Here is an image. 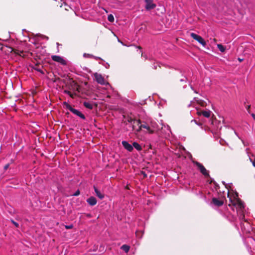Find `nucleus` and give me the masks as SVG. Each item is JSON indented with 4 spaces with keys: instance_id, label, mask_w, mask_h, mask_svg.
<instances>
[{
    "instance_id": "obj_1",
    "label": "nucleus",
    "mask_w": 255,
    "mask_h": 255,
    "mask_svg": "<svg viewBox=\"0 0 255 255\" xmlns=\"http://www.w3.org/2000/svg\"><path fill=\"white\" fill-rule=\"evenodd\" d=\"M63 105L65 106V108L66 109L69 110L71 112H72L74 115L79 117L83 120H85V116L79 111L73 108L70 104H69L66 102H64L63 103Z\"/></svg>"
},
{
    "instance_id": "obj_2",
    "label": "nucleus",
    "mask_w": 255,
    "mask_h": 255,
    "mask_svg": "<svg viewBox=\"0 0 255 255\" xmlns=\"http://www.w3.org/2000/svg\"><path fill=\"white\" fill-rule=\"evenodd\" d=\"M194 164L197 166L198 169L200 170V172L206 177H209V174L208 171L206 170L205 167L198 161L194 162Z\"/></svg>"
},
{
    "instance_id": "obj_3",
    "label": "nucleus",
    "mask_w": 255,
    "mask_h": 255,
    "mask_svg": "<svg viewBox=\"0 0 255 255\" xmlns=\"http://www.w3.org/2000/svg\"><path fill=\"white\" fill-rule=\"evenodd\" d=\"M190 35L192 38H193L195 40H197L199 43H200L203 46H205V45H206V43L205 41L200 35H198L194 33H191L190 34Z\"/></svg>"
},
{
    "instance_id": "obj_4",
    "label": "nucleus",
    "mask_w": 255,
    "mask_h": 255,
    "mask_svg": "<svg viewBox=\"0 0 255 255\" xmlns=\"http://www.w3.org/2000/svg\"><path fill=\"white\" fill-rule=\"evenodd\" d=\"M51 59L54 61L58 62L63 65H66V61L63 59V57L58 55H53L51 56Z\"/></svg>"
},
{
    "instance_id": "obj_5",
    "label": "nucleus",
    "mask_w": 255,
    "mask_h": 255,
    "mask_svg": "<svg viewBox=\"0 0 255 255\" xmlns=\"http://www.w3.org/2000/svg\"><path fill=\"white\" fill-rule=\"evenodd\" d=\"M145 2V8L147 10L154 9L156 7V4L153 2V0H144Z\"/></svg>"
},
{
    "instance_id": "obj_6",
    "label": "nucleus",
    "mask_w": 255,
    "mask_h": 255,
    "mask_svg": "<svg viewBox=\"0 0 255 255\" xmlns=\"http://www.w3.org/2000/svg\"><path fill=\"white\" fill-rule=\"evenodd\" d=\"M94 78L96 81L99 84L101 85H105L106 84V82L105 81L104 77L99 74L95 73L94 74Z\"/></svg>"
},
{
    "instance_id": "obj_7",
    "label": "nucleus",
    "mask_w": 255,
    "mask_h": 255,
    "mask_svg": "<svg viewBox=\"0 0 255 255\" xmlns=\"http://www.w3.org/2000/svg\"><path fill=\"white\" fill-rule=\"evenodd\" d=\"M122 144L124 147L129 152H131L133 150V146L129 144L127 141H123Z\"/></svg>"
},
{
    "instance_id": "obj_8",
    "label": "nucleus",
    "mask_w": 255,
    "mask_h": 255,
    "mask_svg": "<svg viewBox=\"0 0 255 255\" xmlns=\"http://www.w3.org/2000/svg\"><path fill=\"white\" fill-rule=\"evenodd\" d=\"M212 203L217 207H221L224 204V202L222 200H219L216 198H213L212 199Z\"/></svg>"
},
{
    "instance_id": "obj_9",
    "label": "nucleus",
    "mask_w": 255,
    "mask_h": 255,
    "mask_svg": "<svg viewBox=\"0 0 255 255\" xmlns=\"http://www.w3.org/2000/svg\"><path fill=\"white\" fill-rule=\"evenodd\" d=\"M87 202L90 206H92L95 205L97 203L96 198L93 196H91L88 198L87 199Z\"/></svg>"
},
{
    "instance_id": "obj_10",
    "label": "nucleus",
    "mask_w": 255,
    "mask_h": 255,
    "mask_svg": "<svg viewBox=\"0 0 255 255\" xmlns=\"http://www.w3.org/2000/svg\"><path fill=\"white\" fill-rule=\"evenodd\" d=\"M94 189L96 196L100 199H103L104 198V194L101 193L96 187L94 186Z\"/></svg>"
},
{
    "instance_id": "obj_11",
    "label": "nucleus",
    "mask_w": 255,
    "mask_h": 255,
    "mask_svg": "<svg viewBox=\"0 0 255 255\" xmlns=\"http://www.w3.org/2000/svg\"><path fill=\"white\" fill-rule=\"evenodd\" d=\"M197 113L198 115L199 116L202 115L204 117L206 118H209L210 117L211 112L210 111H202L201 112H198Z\"/></svg>"
},
{
    "instance_id": "obj_12",
    "label": "nucleus",
    "mask_w": 255,
    "mask_h": 255,
    "mask_svg": "<svg viewBox=\"0 0 255 255\" xmlns=\"http://www.w3.org/2000/svg\"><path fill=\"white\" fill-rule=\"evenodd\" d=\"M231 202L234 205L237 204L240 208H243L244 207V204L240 199H238L236 201V203H233L232 199L230 198Z\"/></svg>"
},
{
    "instance_id": "obj_13",
    "label": "nucleus",
    "mask_w": 255,
    "mask_h": 255,
    "mask_svg": "<svg viewBox=\"0 0 255 255\" xmlns=\"http://www.w3.org/2000/svg\"><path fill=\"white\" fill-rule=\"evenodd\" d=\"M140 127H142L143 128L146 129L148 130V132L150 134L154 133V130L151 129L146 124L140 125Z\"/></svg>"
},
{
    "instance_id": "obj_14",
    "label": "nucleus",
    "mask_w": 255,
    "mask_h": 255,
    "mask_svg": "<svg viewBox=\"0 0 255 255\" xmlns=\"http://www.w3.org/2000/svg\"><path fill=\"white\" fill-rule=\"evenodd\" d=\"M132 146L133 147H134L138 151L142 150L141 145L136 142H133L132 143Z\"/></svg>"
},
{
    "instance_id": "obj_15",
    "label": "nucleus",
    "mask_w": 255,
    "mask_h": 255,
    "mask_svg": "<svg viewBox=\"0 0 255 255\" xmlns=\"http://www.w3.org/2000/svg\"><path fill=\"white\" fill-rule=\"evenodd\" d=\"M83 105L87 109L92 110L93 108V104L89 102H84Z\"/></svg>"
},
{
    "instance_id": "obj_16",
    "label": "nucleus",
    "mask_w": 255,
    "mask_h": 255,
    "mask_svg": "<svg viewBox=\"0 0 255 255\" xmlns=\"http://www.w3.org/2000/svg\"><path fill=\"white\" fill-rule=\"evenodd\" d=\"M198 104H199L200 106L202 107H205L207 105V101L202 100H196Z\"/></svg>"
},
{
    "instance_id": "obj_17",
    "label": "nucleus",
    "mask_w": 255,
    "mask_h": 255,
    "mask_svg": "<svg viewBox=\"0 0 255 255\" xmlns=\"http://www.w3.org/2000/svg\"><path fill=\"white\" fill-rule=\"evenodd\" d=\"M121 249L122 250H123V251H124L126 253H127L128 252V251L129 250L130 247L127 245H123L121 247Z\"/></svg>"
},
{
    "instance_id": "obj_18",
    "label": "nucleus",
    "mask_w": 255,
    "mask_h": 255,
    "mask_svg": "<svg viewBox=\"0 0 255 255\" xmlns=\"http://www.w3.org/2000/svg\"><path fill=\"white\" fill-rule=\"evenodd\" d=\"M217 47L219 49V50L222 52H224L225 51V48L222 44H217Z\"/></svg>"
},
{
    "instance_id": "obj_19",
    "label": "nucleus",
    "mask_w": 255,
    "mask_h": 255,
    "mask_svg": "<svg viewBox=\"0 0 255 255\" xmlns=\"http://www.w3.org/2000/svg\"><path fill=\"white\" fill-rule=\"evenodd\" d=\"M108 19L110 22H113L114 21V17L112 14H109L108 16Z\"/></svg>"
},
{
    "instance_id": "obj_20",
    "label": "nucleus",
    "mask_w": 255,
    "mask_h": 255,
    "mask_svg": "<svg viewBox=\"0 0 255 255\" xmlns=\"http://www.w3.org/2000/svg\"><path fill=\"white\" fill-rule=\"evenodd\" d=\"M133 123L134 124H135L137 126H139L140 125H141V121L140 120H138L137 121H136L135 120H134L133 121Z\"/></svg>"
},
{
    "instance_id": "obj_21",
    "label": "nucleus",
    "mask_w": 255,
    "mask_h": 255,
    "mask_svg": "<svg viewBox=\"0 0 255 255\" xmlns=\"http://www.w3.org/2000/svg\"><path fill=\"white\" fill-rule=\"evenodd\" d=\"M11 222L15 226V227L18 228L19 227V224L13 220H11Z\"/></svg>"
},
{
    "instance_id": "obj_22",
    "label": "nucleus",
    "mask_w": 255,
    "mask_h": 255,
    "mask_svg": "<svg viewBox=\"0 0 255 255\" xmlns=\"http://www.w3.org/2000/svg\"><path fill=\"white\" fill-rule=\"evenodd\" d=\"M134 120V119H133L131 117H128L127 119V122L128 123H132Z\"/></svg>"
},
{
    "instance_id": "obj_23",
    "label": "nucleus",
    "mask_w": 255,
    "mask_h": 255,
    "mask_svg": "<svg viewBox=\"0 0 255 255\" xmlns=\"http://www.w3.org/2000/svg\"><path fill=\"white\" fill-rule=\"evenodd\" d=\"M87 55L89 56V57H93L94 58H95L96 60H98V59H101L100 57H96V56H93V55H91L90 54H87Z\"/></svg>"
},
{
    "instance_id": "obj_24",
    "label": "nucleus",
    "mask_w": 255,
    "mask_h": 255,
    "mask_svg": "<svg viewBox=\"0 0 255 255\" xmlns=\"http://www.w3.org/2000/svg\"><path fill=\"white\" fill-rule=\"evenodd\" d=\"M73 227V226L72 225H66L65 226V228L66 229H72Z\"/></svg>"
},
{
    "instance_id": "obj_25",
    "label": "nucleus",
    "mask_w": 255,
    "mask_h": 255,
    "mask_svg": "<svg viewBox=\"0 0 255 255\" xmlns=\"http://www.w3.org/2000/svg\"><path fill=\"white\" fill-rule=\"evenodd\" d=\"M80 194V191L79 190H78L77 191H76L74 194H73V196H78Z\"/></svg>"
},
{
    "instance_id": "obj_26",
    "label": "nucleus",
    "mask_w": 255,
    "mask_h": 255,
    "mask_svg": "<svg viewBox=\"0 0 255 255\" xmlns=\"http://www.w3.org/2000/svg\"><path fill=\"white\" fill-rule=\"evenodd\" d=\"M250 107H251V105H247L246 106V108L248 111V112L250 113Z\"/></svg>"
},
{
    "instance_id": "obj_27",
    "label": "nucleus",
    "mask_w": 255,
    "mask_h": 255,
    "mask_svg": "<svg viewBox=\"0 0 255 255\" xmlns=\"http://www.w3.org/2000/svg\"><path fill=\"white\" fill-rule=\"evenodd\" d=\"M142 128H142V127H140V125L138 126V128L136 130V132H139L141 131V130Z\"/></svg>"
},
{
    "instance_id": "obj_28",
    "label": "nucleus",
    "mask_w": 255,
    "mask_h": 255,
    "mask_svg": "<svg viewBox=\"0 0 255 255\" xmlns=\"http://www.w3.org/2000/svg\"><path fill=\"white\" fill-rule=\"evenodd\" d=\"M9 166V164H8V163L5 165V166H4V170H7Z\"/></svg>"
},
{
    "instance_id": "obj_29",
    "label": "nucleus",
    "mask_w": 255,
    "mask_h": 255,
    "mask_svg": "<svg viewBox=\"0 0 255 255\" xmlns=\"http://www.w3.org/2000/svg\"><path fill=\"white\" fill-rule=\"evenodd\" d=\"M141 174L143 175V177L144 178L146 177H147V174L143 171H142L141 172Z\"/></svg>"
},
{
    "instance_id": "obj_30",
    "label": "nucleus",
    "mask_w": 255,
    "mask_h": 255,
    "mask_svg": "<svg viewBox=\"0 0 255 255\" xmlns=\"http://www.w3.org/2000/svg\"><path fill=\"white\" fill-rule=\"evenodd\" d=\"M136 48H138L140 50L139 53H141V55H142V51H141V47L140 46H137Z\"/></svg>"
},
{
    "instance_id": "obj_31",
    "label": "nucleus",
    "mask_w": 255,
    "mask_h": 255,
    "mask_svg": "<svg viewBox=\"0 0 255 255\" xmlns=\"http://www.w3.org/2000/svg\"><path fill=\"white\" fill-rule=\"evenodd\" d=\"M252 164H253V166L255 167V158L252 161Z\"/></svg>"
},
{
    "instance_id": "obj_32",
    "label": "nucleus",
    "mask_w": 255,
    "mask_h": 255,
    "mask_svg": "<svg viewBox=\"0 0 255 255\" xmlns=\"http://www.w3.org/2000/svg\"><path fill=\"white\" fill-rule=\"evenodd\" d=\"M251 116L253 118V119L255 120V114L254 113L251 114Z\"/></svg>"
},
{
    "instance_id": "obj_33",
    "label": "nucleus",
    "mask_w": 255,
    "mask_h": 255,
    "mask_svg": "<svg viewBox=\"0 0 255 255\" xmlns=\"http://www.w3.org/2000/svg\"><path fill=\"white\" fill-rule=\"evenodd\" d=\"M118 41H119V42H120L121 43H122L123 45H124V46H126V45L124 44L123 43V42H122L120 39H118Z\"/></svg>"
},
{
    "instance_id": "obj_34",
    "label": "nucleus",
    "mask_w": 255,
    "mask_h": 255,
    "mask_svg": "<svg viewBox=\"0 0 255 255\" xmlns=\"http://www.w3.org/2000/svg\"><path fill=\"white\" fill-rule=\"evenodd\" d=\"M239 60L240 61H242L243 59H240V58H239Z\"/></svg>"
},
{
    "instance_id": "obj_35",
    "label": "nucleus",
    "mask_w": 255,
    "mask_h": 255,
    "mask_svg": "<svg viewBox=\"0 0 255 255\" xmlns=\"http://www.w3.org/2000/svg\"><path fill=\"white\" fill-rule=\"evenodd\" d=\"M86 55H87V54L85 53V54H84V57H86Z\"/></svg>"
},
{
    "instance_id": "obj_36",
    "label": "nucleus",
    "mask_w": 255,
    "mask_h": 255,
    "mask_svg": "<svg viewBox=\"0 0 255 255\" xmlns=\"http://www.w3.org/2000/svg\"><path fill=\"white\" fill-rule=\"evenodd\" d=\"M132 128H133V129H134V125L132 126Z\"/></svg>"
},
{
    "instance_id": "obj_37",
    "label": "nucleus",
    "mask_w": 255,
    "mask_h": 255,
    "mask_svg": "<svg viewBox=\"0 0 255 255\" xmlns=\"http://www.w3.org/2000/svg\"><path fill=\"white\" fill-rule=\"evenodd\" d=\"M228 196L229 197V193L228 192Z\"/></svg>"
}]
</instances>
